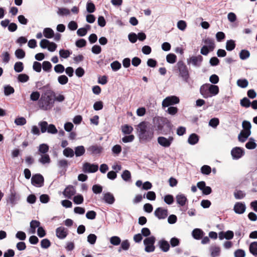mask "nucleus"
<instances>
[{"instance_id": "aec40b11", "label": "nucleus", "mask_w": 257, "mask_h": 257, "mask_svg": "<svg viewBox=\"0 0 257 257\" xmlns=\"http://www.w3.org/2000/svg\"><path fill=\"white\" fill-rule=\"evenodd\" d=\"M43 35L47 39H51L54 36V32L50 28H46L43 30Z\"/></svg>"}, {"instance_id": "09e8293b", "label": "nucleus", "mask_w": 257, "mask_h": 257, "mask_svg": "<svg viewBox=\"0 0 257 257\" xmlns=\"http://www.w3.org/2000/svg\"><path fill=\"white\" fill-rule=\"evenodd\" d=\"M177 28L181 31H184L187 27V24L185 21L183 20H180L178 22L177 24Z\"/></svg>"}, {"instance_id": "4d7b16f0", "label": "nucleus", "mask_w": 257, "mask_h": 257, "mask_svg": "<svg viewBox=\"0 0 257 257\" xmlns=\"http://www.w3.org/2000/svg\"><path fill=\"white\" fill-rule=\"evenodd\" d=\"M95 9L94 5L90 2H88L86 5L87 11L89 13H92L94 12Z\"/></svg>"}, {"instance_id": "de8ad7c7", "label": "nucleus", "mask_w": 257, "mask_h": 257, "mask_svg": "<svg viewBox=\"0 0 257 257\" xmlns=\"http://www.w3.org/2000/svg\"><path fill=\"white\" fill-rule=\"evenodd\" d=\"M58 81L61 85H65L68 81V77L64 75H62L58 77Z\"/></svg>"}, {"instance_id": "f3484780", "label": "nucleus", "mask_w": 257, "mask_h": 257, "mask_svg": "<svg viewBox=\"0 0 257 257\" xmlns=\"http://www.w3.org/2000/svg\"><path fill=\"white\" fill-rule=\"evenodd\" d=\"M250 134L251 132L242 130L238 136V140L240 142H245Z\"/></svg>"}, {"instance_id": "f03ea898", "label": "nucleus", "mask_w": 257, "mask_h": 257, "mask_svg": "<svg viewBox=\"0 0 257 257\" xmlns=\"http://www.w3.org/2000/svg\"><path fill=\"white\" fill-rule=\"evenodd\" d=\"M54 96L55 93L51 90H48L44 92L39 100L38 105L40 108L44 110L51 109L54 106Z\"/></svg>"}, {"instance_id": "3c124183", "label": "nucleus", "mask_w": 257, "mask_h": 257, "mask_svg": "<svg viewBox=\"0 0 257 257\" xmlns=\"http://www.w3.org/2000/svg\"><path fill=\"white\" fill-rule=\"evenodd\" d=\"M130 244L127 240H123V241H122V242L121 243V247L118 249V251L120 252L121 251V249H122L123 250H127L130 248Z\"/></svg>"}, {"instance_id": "7c9ffc66", "label": "nucleus", "mask_w": 257, "mask_h": 257, "mask_svg": "<svg viewBox=\"0 0 257 257\" xmlns=\"http://www.w3.org/2000/svg\"><path fill=\"white\" fill-rule=\"evenodd\" d=\"M257 146L255 142V141L252 138H250L249 139L248 142L245 144V147L247 149H255Z\"/></svg>"}, {"instance_id": "423d86ee", "label": "nucleus", "mask_w": 257, "mask_h": 257, "mask_svg": "<svg viewBox=\"0 0 257 257\" xmlns=\"http://www.w3.org/2000/svg\"><path fill=\"white\" fill-rule=\"evenodd\" d=\"M40 46L42 49H47L50 52L55 51L57 45L53 42H51L46 39H42L40 42Z\"/></svg>"}, {"instance_id": "c85d7f7f", "label": "nucleus", "mask_w": 257, "mask_h": 257, "mask_svg": "<svg viewBox=\"0 0 257 257\" xmlns=\"http://www.w3.org/2000/svg\"><path fill=\"white\" fill-rule=\"evenodd\" d=\"M57 13L60 16H67L70 15V12L68 9L60 8H58Z\"/></svg>"}, {"instance_id": "864d4df0", "label": "nucleus", "mask_w": 257, "mask_h": 257, "mask_svg": "<svg viewBox=\"0 0 257 257\" xmlns=\"http://www.w3.org/2000/svg\"><path fill=\"white\" fill-rule=\"evenodd\" d=\"M211 255L212 257L218 256L220 252V248L218 246H213L211 248Z\"/></svg>"}, {"instance_id": "6e6d98bb", "label": "nucleus", "mask_w": 257, "mask_h": 257, "mask_svg": "<svg viewBox=\"0 0 257 257\" xmlns=\"http://www.w3.org/2000/svg\"><path fill=\"white\" fill-rule=\"evenodd\" d=\"M97 237L94 234H90L87 236V241L91 244H94L96 240Z\"/></svg>"}, {"instance_id": "2eb2a0df", "label": "nucleus", "mask_w": 257, "mask_h": 257, "mask_svg": "<svg viewBox=\"0 0 257 257\" xmlns=\"http://www.w3.org/2000/svg\"><path fill=\"white\" fill-rule=\"evenodd\" d=\"M76 193L74 187L72 186H67L63 192L64 196L68 198H71Z\"/></svg>"}, {"instance_id": "39448f33", "label": "nucleus", "mask_w": 257, "mask_h": 257, "mask_svg": "<svg viewBox=\"0 0 257 257\" xmlns=\"http://www.w3.org/2000/svg\"><path fill=\"white\" fill-rule=\"evenodd\" d=\"M156 238L154 236H152L148 237L144 240V244L145 246V250L147 252H153L155 250V247L154 243Z\"/></svg>"}, {"instance_id": "052dcab7", "label": "nucleus", "mask_w": 257, "mask_h": 257, "mask_svg": "<svg viewBox=\"0 0 257 257\" xmlns=\"http://www.w3.org/2000/svg\"><path fill=\"white\" fill-rule=\"evenodd\" d=\"M42 67L44 71H49L52 68V65L49 61H44L42 64Z\"/></svg>"}, {"instance_id": "338daca9", "label": "nucleus", "mask_w": 257, "mask_h": 257, "mask_svg": "<svg viewBox=\"0 0 257 257\" xmlns=\"http://www.w3.org/2000/svg\"><path fill=\"white\" fill-rule=\"evenodd\" d=\"M54 71L57 73H62L64 70V67L62 64H57L54 67Z\"/></svg>"}, {"instance_id": "0e129e2a", "label": "nucleus", "mask_w": 257, "mask_h": 257, "mask_svg": "<svg viewBox=\"0 0 257 257\" xmlns=\"http://www.w3.org/2000/svg\"><path fill=\"white\" fill-rule=\"evenodd\" d=\"M18 80L21 82H26L28 81L29 77L25 74H21L18 77Z\"/></svg>"}, {"instance_id": "58836bf2", "label": "nucleus", "mask_w": 257, "mask_h": 257, "mask_svg": "<svg viewBox=\"0 0 257 257\" xmlns=\"http://www.w3.org/2000/svg\"><path fill=\"white\" fill-rule=\"evenodd\" d=\"M235 44L233 40H230L226 42V49L228 51H232L235 48Z\"/></svg>"}, {"instance_id": "e2e57ef3", "label": "nucleus", "mask_w": 257, "mask_h": 257, "mask_svg": "<svg viewBox=\"0 0 257 257\" xmlns=\"http://www.w3.org/2000/svg\"><path fill=\"white\" fill-rule=\"evenodd\" d=\"M250 104V101L246 97H244L240 100V105L243 107H248Z\"/></svg>"}, {"instance_id": "393cba45", "label": "nucleus", "mask_w": 257, "mask_h": 257, "mask_svg": "<svg viewBox=\"0 0 257 257\" xmlns=\"http://www.w3.org/2000/svg\"><path fill=\"white\" fill-rule=\"evenodd\" d=\"M203 42L205 44L204 46H206L207 48L210 49V51H213L214 50L215 48V44L213 40L207 38L204 39Z\"/></svg>"}, {"instance_id": "c756f323", "label": "nucleus", "mask_w": 257, "mask_h": 257, "mask_svg": "<svg viewBox=\"0 0 257 257\" xmlns=\"http://www.w3.org/2000/svg\"><path fill=\"white\" fill-rule=\"evenodd\" d=\"M102 148L97 146H92L88 148V151L94 154H99L102 151Z\"/></svg>"}, {"instance_id": "4c0bfd02", "label": "nucleus", "mask_w": 257, "mask_h": 257, "mask_svg": "<svg viewBox=\"0 0 257 257\" xmlns=\"http://www.w3.org/2000/svg\"><path fill=\"white\" fill-rule=\"evenodd\" d=\"M250 56V53L248 51L246 50H242L239 53V57L241 60H245L249 58Z\"/></svg>"}, {"instance_id": "5fc2aeb1", "label": "nucleus", "mask_w": 257, "mask_h": 257, "mask_svg": "<svg viewBox=\"0 0 257 257\" xmlns=\"http://www.w3.org/2000/svg\"><path fill=\"white\" fill-rule=\"evenodd\" d=\"M121 147L119 145H115L112 148V152L115 155H118L121 151Z\"/></svg>"}, {"instance_id": "412c9836", "label": "nucleus", "mask_w": 257, "mask_h": 257, "mask_svg": "<svg viewBox=\"0 0 257 257\" xmlns=\"http://www.w3.org/2000/svg\"><path fill=\"white\" fill-rule=\"evenodd\" d=\"M40 222L37 220H32L30 222V228L29 229V232L31 234H34L36 232V228L40 226Z\"/></svg>"}, {"instance_id": "f257e3e1", "label": "nucleus", "mask_w": 257, "mask_h": 257, "mask_svg": "<svg viewBox=\"0 0 257 257\" xmlns=\"http://www.w3.org/2000/svg\"><path fill=\"white\" fill-rule=\"evenodd\" d=\"M137 133L140 141L149 142L154 137V128L149 122L142 121L137 125Z\"/></svg>"}, {"instance_id": "c9c22d12", "label": "nucleus", "mask_w": 257, "mask_h": 257, "mask_svg": "<svg viewBox=\"0 0 257 257\" xmlns=\"http://www.w3.org/2000/svg\"><path fill=\"white\" fill-rule=\"evenodd\" d=\"M250 252L254 255H257V241L252 242L249 246Z\"/></svg>"}, {"instance_id": "69168bd1", "label": "nucleus", "mask_w": 257, "mask_h": 257, "mask_svg": "<svg viewBox=\"0 0 257 257\" xmlns=\"http://www.w3.org/2000/svg\"><path fill=\"white\" fill-rule=\"evenodd\" d=\"M51 245V242L48 239H43L41 241V246L43 248H47Z\"/></svg>"}, {"instance_id": "b1692460", "label": "nucleus", "mask_w": 257, "mask_h": 257, "mask_svg": "<svg viewBox=\"0 0 257 257\" xmlns=\"http://www.w3.org/2000/svg\"><path fill=\"white\" fill-rule=\"evenodd\" d=\"M202 61V57L201 56H192L188 61L189 63H191L194 66H196L199 64Z\"/></svg>"}, {"instance_id": "4468645a", "label": "nucleus", "mask_w": 257, "mask_h": 257, "mask_svg": "<svg viewBox=\"0 0 257 257\" xmlns=\"http://www.w3.org/2000/svg\"><path fill=\"white\" fill-rule=\"evenodd\" d=\"M234 211L237 214H242L246 210V206L244 203L242 202H237L234 206Z\"/></svg>"}, {"instance_id": "a18cd8bd", "label": "nucleus", "mask_w": 257, "mask_h": 257, "mask_svg": "<svg viewBox=\"0 0 257 257\" xmlns=\"http://www.w3.org/2000/svg\"><path fill=\"white\" fill-rule=\"evenodd\" d=\"M110 242L112 244L114 245H118L120 243L121 239L119 237L117 236H114L110 237Z\"/></svg>"}, {"instance_id": "2f4dec72", "label": "nucleus", "mask_w": 257, "mask_h": 257, "mask_svg": "<svg viewBox=\"0 0 257 257\" xmlns=\"http://www.w3.org/2000/svg\"><path fill=\"white\" fill-rule=\"evenodd\" d=\"M134 129L133 127L127 124H125L121 126L122 132L125 135H129L132 133Z\"/></svg>"}, {"instance_id": "20e7f679", "label": "nucleus", "mask_w": 257, "mask_h": 257, "mask_svg": "<svg viewBox=\"0 0 257 257\" xmlns=\"http://www.w3.org/2000/svg\"><path fill=\"white\" fill-rule=\"evenodd\" d=\"M39 125L41 128L42 133H45L46 132L49 134H56L58 131L55 126L53 124H48L47 121H42L39 122Z\"/></svg>"}, {"instance_id": "dca6fc26", "label": "nucleus", "mask_w": 257, "mask_h": 257, "mask_svg": "<svg viewBox=\"0 0 257 257\" xmlns=\"http://www.w3.org/2000/svg\"><path fill=\"white\" fill-rule=\"evenodd\" d=\"M56 234L59 238L63 239L67 235V229L63 227H58L56 230Z\"/></svg>"}, {"instance_id": "ea45409f", "label": "nucleus", "mask_w": 257, "mask_h": 257, "mask_svg": "<svg viewBox=\"0 0 257 257\" xmlns=\"http://www.w3.org/2000/svg\"><path fill=\"white\" fill-rule=\"evenodd\" d=\"M243 131L251 132V123L249 121L244 120L242 123Z\"/></svg>"}, {"instance_id": "37998d69", "label": "nucleus", "mask_w": 257, "mask_h": 257, "mask_svg": "<svg viewBox=\"0 0 257 257\" xmlns=\"http://www.w3.org/2000/svg\"><path fill=\"white\" fill-rule=\"evenodd\" d=\"M14 88L10 85H7L4 87V93L6 95L8 96L14 93Z\"/></svg>"}, {"instance_id": "13d9d810", "label": "nucleus", "mask_w": 257, "mask_h": 257, "mask_svg": "<svg viewBox=\"0 0 257 257\" xmlns=\"http://www.w3.org/2000/svg\"><path fill=\"white\" fill-rule=\"evenodd\" d=\"M39 161L43 164L49 163L50 162V159L48 155L45 154L42 156Z\"/></svg>"}, {"instance_id": "f8f14e48", "label": "nucleus", "mask_w": 257, "mask_h": 257, "mask_svg": "<svg viewBox=\"0 0 257 257\" xmlns=\"http://www.w3.org/2000/svg\"><path fill=\"white\" fill-rule=\"evenodd\" d=\"M154 214L159 219H163L168 216V210L162 207H158L155 210Z\"/></svg>"}, {"instance_id": "ddd939ff", "label": "nucleus", "mask_w": 257, "mask_h": 257, "mask_svg": "<svg viewBox=\"0 0 257 257\" xmlns=\"http://www.w3.org/2000/svg\"><path fill=\"white\" fill-rule=\"evenodd\" d=\"M43 177L40 174H36L34 175L31 179L32 184L36 187L42 186L43 184Z\"/></svg>"}, {"instance_id": "e433bc0d", "label": "nucleus", "mask_w": 257, "mask_h": 257, "mask_svg": "<svg viewBox=\"0 0 257 257\" xmlns=\"http://www.w3.org/2000/svg\"><path fill=\"white\" fill-rule=\"evenodd\" d=\"M177 57L174 54H169L166 56V60L167 62L173 64L176 62V61Z\"/></svg>"}, {"instance_id": "5701e85b", "label": "nucleus", "mask_w": 257, "mask_h": 257, "mask_svg": "<svg viewBox=\"0 0 257 257\" xmlns=\"http://www.w3.org/2000/svg\"><path fill=\"white\" fill-rule=\"evenodd\" d=\"M85 149L83 146L76 147L74 149V153L77 157L83 156L85 154Z\"/></svg>"}, {"instance_id": "bb28decb", "label": "nucleus", "mask_w": 257, "mask_h": 257, "mask_svg": "<svg viewBox=\"0 0 257 257\" xmlns=\"http://www.w3.org/2000/svg\"><path fill=\"white\" fill-rule=\"evenodd\" d=\"M199 140L198 137L197 135L195 134H191L188 139V142L190 145H195L196 144Z\"/></svg>"}, {"instance_id": "a878e982", "label": "nucleus", "mask_w": 257, "mask_h": 257, "mask_svg": "<svg viewBox=\"0 0 257 257\" xmlns=\"http://www.w3.org/2000/svg\"><path fill=\"white\" fill-rule=\"evenodd\" d=\"M159 245L160 248L164 252H166L169 249L170 245L169 243L166 240H160L159 242Z\"/></svg>"}, {"instance_id": "4be33fe9", "label": "nucleus", "mask_w": 257, "mask_h": 257, "mask_svg": "<svg viewBox=\"0 0 257 257\" xmlns=\"http://www.w3.org/2000/svg\"><path fill=\"white\" fill-rule=\"evenodd\" d=\"M103 199L106 203L109 204H113L115 200L113 195L110 193H107L104 194Z\"/></svg>"}, {"instance_id": "72a5a7b5", "label": "nucleus", "mask_w": 257, "mask_h": 257, "mask_svg": "<svg viewBox=\"0 0 257 257\" xmlns=\"http://www.w3.org/2000/svg\"><path fill=\"white\" fill-rule=\"evenodd\" d=\"M63 155L66 157L72 158L74 155V151L70 148H66L63 151Z\"/></svg>"}, {"instance_id": "603ef678", "label": "nucleus", "mask_w": 257, "mask_h": 257, "mask_svg": "<svg viewBox=\"0 0 257 257\" xmlns=\"http://www.w3.org/2000/svg\"><path fill=\"white\" fill-rule=\"evenodd\" d=\"M49 150V146L46 144H42L39 146V151L40 153L45 154Z\"/></svg>"}, {"instance_id": "cd10ccee", "label": "nucleus", "mask_w": 257, "mask_h": 257, "mask_svg": "<svg viewBox=\"0 0 257 257\" xmlns=\"http://www.w3.org/2000/svg\"><path fill=\"white\" fill-rule=\"evenodd\" d=\"M203 235V232L200 229L196 228L192 231L193 237L196 239H199Z\"/></svg>"}, {"instance_id": "a211bd4d", "label": "nucleus", "mask_w": 257, "mask_h": 257, "mask_svg": "<svg viewBox=\"0 0 257 257\" xmlns=\"http://www.w3.org/2000/svg\"><path fill=\"white\" fill-rule=\"evenodd\" d=\"M20 197L16 192L13 191L11 192L8 197V201H9L12 204H15L17 203L18 201L19 200Z\"/></svg>"}, {"instance_id": "6ab92c4d", "label": "nucleus", "mask_w": 257, "mask_h": 257, "mask_svg": "<svg viewBox=\"0 0 257 257\" xmlns=\"http://www.w3.org/2000/svg\"><path fill=\"white\" fill-rule=\"evenodd\" d=\"M176 201L178 204L183 206L185 204L187 200L186 197L183 194H179L176 197Z\"/></svg>"}, {"instance_id": "9b49d317", "label": "nucleus", "mask_w": 257, "mask_h": 257, "mask_svg": "<svg viewBox=\"0 0 257 257\" xmlns=\"http://www.w3.org/2000/svg\"><path fill=\"white\" fill-rule=\"evenodd\" d=\"M244 154V150L240 147H235L231 151V156L234 160H238Z\"/></svg>"}, {"instance_id": "7ed1b4c3", "label": "nucleus", "mask_w": 257, "mask_h": 257, "mask_svg": "<svg viewBox=\"0 0 257 257\" xmlns=\"http://www.w3.org/2000/svg\"><path fill=\"white\" fill-rule=\"evenodd\" d=\"M200 93L204 98H208L212 96H215L219 93L218 86L209 83L202 85L200 88Z\"/></svg>"}, {"instance_id": "0eeeda50", "label": "nucleus", "mask_w": 257, "mask_h": 257, "mask_svg": "<svg viewBox=\"0 0 257 257\" xmlns=\"http://www.w3.org/2000/svg\"><path fill=\"white\" fill-rule=\"evenodd\" d=\"M177 65L180 76L186 82H187L189 75L186 66L182 62H180L177 63Z\"/></svg>"}, {"instance_id": "680f3d73", "label": "nucleus", "mask_w": 257, "mask_h": 257, "mask_svg": "<svg viewBox=\"0 0 257 257\" xmlns=\"http://www.w3.org/2000/svg\"><path fill=\"white\" fill-rule=\"evenodd\" d=\"M40 94L38 91L32 92L30 95V99L31 100L36 101L40 98Z\"/></svg>"}, {"instance_id": "49530a36", "label": "nucleus", "mask_w": 257, "mask_h": 257, "mask_svg": "<svg viewBox=\"0 0 257 257\" xmlns=\"http://www.w3.org/2000/svg\"><path fill=\"white\" fill-rule=\"evenodd\" d=\"M60 56L63 58L66 59L70 55V52L68 50L61 49L59 51Z\"/></svg>"}, {"instance_id": "f704fd0d", "label": "nucleus", "mask_w": 257, "mask_h": 257, "mask_svg": "<svg viewBox=\"0 0 257 257\" xmlns=\"http://www.w3.org/2000/svg\"><path fill=\"white\" fill-rule=\"evenodd\" d=\"M2 62L4 64H7L10 60V56L8 52H3L1 55Z\"/></svg>"}, {"instance_id": "6e6552de", "label": "nucleus", "mask_w": 257, "mask_h": 257, "mask_svg": "<svg viewBox=\"0 0 257 257\" xmlns=\"http://www.w3.org/2000/svg\"><path fill=\"white\" fill-rule=\"evenodd\" d=\"M179 102V99L176 96H171L167 97L162 101V106L163 107H168L171 105L177 104Z\"/></svg>"}, {"instance_id": "9d476101", "label": "nucleus", "mask_w": 257, "mask_h": 257, "mask_svg": "<svg viewBox=\"0 0 257 257\" xmlns=\"http://www.w3.org/2000/svg\"><path fill=\"white\" fill-rule=\"evenodd\" d=\"M98 169V166L96 164L84 163L82 166V171L85 173H94Z\"/></svg>"}, {"instance_id": "79ce46f5", "label": "nucleus", "mask_w": 257, "mask_h": 257, "mask_svg": "<svg viewBox=\"0 0 257 257\" xmlns=\"http://www.w3.org/2000/svg\"><path fill=\"white\" fill-rule=\"evenodd\" d=\"M15 54L16 57L18 59H23L25 56V51L21 49L16 50Z\"/></svg>"}, {"instance_id": "a19ab883", "label": "nucleus", "mask_w": 257, "mask_h": 257, "mask_svg": "<svg viewBox=\"0 0 257 257\" xmlns=\"http://www.w3.org/2000/svg\"><path fill=\"white\" fill-rule=\"evenodd\" d=\"M24 69L23 64L21 62H17L14 65V70L17 72H21Z\"/></svg>"}, {"instance_id": "8fccbe9b", "label": "nucleus", "mask_w": 257, "mask_h": 257, "mask_svg": "<svg viewBox=\"0 0 257 257\" xmlns=\"http://www.w3.org/2000/svg\"><path fill=\"white\" fill-rule=\"evenodd\" d=\"M121 64L117 61H115L110 64V67L112 70L116 71L121 68Z\"/></svg>"}, {"instance_id": "1a4fd4ad", "label": "nucleus", "mask_w": 257, "mask_h": 257, "mask_svg": "<svg viewBox=\"0 0 257 257\" xmlns=\"http://www.w3.org/2000/svg\"><path fill=\"white\" fill-rule=\"evenodd\" d=\"M173 140V138L171 136L167 138L164 137H159L157 139V141L160 146L165 148H168L171 146Z\"/></svg>"}, {"instance_id": "774afa93", "label": "nucleus", "mask_w": 257, "mask_h": 257, "mask_svg": "<svg viewBox=\"0 0 257 257\" xmlns=\"http://www.w3.org/2000/svg\"><path fill=\"white\" fill-rule=\"evenodd\" d=\"M235 257H244L245 256V252L242 249H238L234 252Z\"/></svg>"}, {"instance_id": "bf43d9fd", "label": "nucleus", "mask_w": 257, "mask_h": 257, "mask_svg": "<svg viewBox=\"0 0 257 257\" xmlns=\"http://www.w3.org/2000/svg\"><path fill=\"white\" fill-rule=\"evenodd\" d=\"M73 201L76 204H81L83 202V197L81 195H77L74 197Z\"/></svg>"}, {"instance_id": "c03bdc74", "label": "nucleus", "mask_w": 257, "mask_h": 257, "mask_svg": "<svg viewBox=\"0 0 257 257\" xmlns=\"http://www.w3.org/2000/svg\"><path fill=\"white\" fill-rule=\"evenodd\" d=\"M27 122L26 119L24 117H19L15 119V123L17 125H23Z\"/></svg>"}, {"instance_id": "473e14b6", "label": "nucleus", "mask_w": 257, "mask_h": 257, "mask_svg": "<svg viewBox=\"0 0 257 257\" xmlns=\"http://www.w3.org/2000/svg\"><path fill=\"white\" fill-rule=\"evenodd\" d=\"M237 85L241 88H246L248 85V82L246 79H239L237 80Z\"/></svg>"}]
</instances>
